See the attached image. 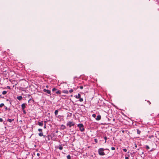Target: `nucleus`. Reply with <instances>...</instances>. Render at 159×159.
I'll return each mask as SVG.
<instances>
[{
    "instance_id": "9d476101",
    "label": "nucleus",
    "mask_w": 159,
    "mask_h": 159,
    "mask_svg": "<svg viewBox=\"0 0 159 159\" xmlns=\"http://www.w3.org/2000/svg\"><path fill=\"white\" fill-rule=\"evenodd\" d=\"M66 126L65 125H61V129H62V130H64V129H66Z\"/></svg>"
},
{
    "instance_id": "473e14b6",
    "label": "nucleus",
    "mask_w": 159,
    "mask_h": 159,
    "mask_svg": "<svg viewBox=\"0 0 159 159\" xmlns=\"http://www.w3.org/2000/svg\"><path fill=\"white\" fill-rule=\"evenodd\" d=\"M92 116L94 118H95L96 117V115L95 114H93L92 115Z\"/></svg>"
},
{
    "instance_id": "7c9ffc66",
    "label": "nucleus",
    "mask_w": 159,
    "mask_h": 159,
    "mask_svg": "<svg viewBox=\"0 0 159 159\" xmlns=\"http://www.w3.org/2000/svg\"><path fill=\"white\" fill-rule=\"evenodd\" d=\"M73 91V89H71L69 91V92H70V93H72V92Z\"/></svg>"
},
{
    "instance_id": "a18cd8bd",
    "label": "nucleus",
    "mask_w": 159,
    "mask_h": 159,
    "mask_svg": "<svg viewBox=\"0 0 159 159\" xmlns=\"http://www.w3.org/2000/svg\"><path fill=\"white\" fill-rule=\"evenodd\" d=\"M113 121H114L115 120V119H113Z\"/></svg>"
},
{
    "instance_id": "72a5a7b5",
    "label": "nucleus",
    "mask_w": 159,
    "mask_h": 159,
    "mask_svg": "<svg viewBox=\"0 0 159 159\" xmlns=\"http://www.w3.org/2000/svg\"><path fill=\"white\" fill-rule=\"evenodd\" d=\"M123 150L125 152H126L127 151V150L125 148H124L123 149Z\"/></svg>"
},
{
    "instance_id": "c03bdc74",
    "label": "nucleus",
    "mask_w": 159,
    "mask_h": 159,
    "mask_svg": "<svg viewBox=\"0 0 159 159\" xmlns=\"http://www.w3.org/2000/svg\"><path fill=\"white\" fill-rule=\"evenodd\" d=\"M48 87H48V85H47V86H46V88H48Z\"/></svg>"
},
{
    "instance_id": "39448f33",
    "label": "nucleus",
    "mask_w": 159,
    "mask_h": 159,
    "mask_svg": "<svg viewBox=\"0 0 159 159\" xmlns=\"http://www.w3.org/2000/svg\"><path fill=\"white\" fill-rule=\"evenodd\" d=\"M43 91L44 92L46 93L51 94V91L50 90H47L46 89H43Z\"/></svg>"
},
{
    "instance_id": "1a4fd4ad",
    "label": "nucleus",
    "mask_w": 159,
    "mask_h": 159,
    "mask_svg": "<svg viewBox=\"0 0 159 159\" xmlns=\"http://www.w3.org/2000/svg\"><path fill=\"white\" fill-rule=\"evenodd\" d=\"M75 97L76 98H79L80 97V95L79 93H78L77 95L75 96Z\"/></svg>"
},
{
    "instance_id": "7ed1b4c3",
    "label": "nucleus",
    "mask_w": 159,
    "mask_h": 159,
    "mask_svg": "<svg viewBox=\"0 0 159 159\" xmlns=\"http://www.w3.org/2000/svg\"><path fill=\"white\" fill-rule=\"evenodd\" d=\"M77 126L80 128V131L81 132H83L84 130V125L82 124H79Z\"/></svg>"
},
{
    "instance_id": "a211bd4d",
    "label": "nucleus",
    "mask_w": 159,
    "mask_h": 159,
    "mask_svg": "<svg viewBox=\"0 0 159 159\" xmlns=\"http://www.w3.org/2000/svg\"><path fill=\"white\" fill-rule=\"evenodd\" d=\"M7 92L6 91H4L2 92V94L3 95H5L7 94Z\"/></svg>"
},
{
    "instance_id": "4be33fe9",
    "label": "nucleus",
    "mask_w": 159,
    "mask_h": 159,
    "mask_svg": "<svg viewBox=\"0 0 159 159\" xmlns=\"http://www.w3.org/2000/svg\"><path fill=\"white\" fill-rule=\"evenodd\" d=\"M3 106H4V104L3 103H1L0 104V108L1 107H2Z\"/></svg>"
},
{
    "instance_id": "58836bf2",
    "label": "nucleus",
    "mask_w": 159,
    "mask_h": 159,
    "mask_svg": "<svg viewBox=\"0 0 159 159\" xmlns=\"http://www.w3.org/2000/svg\"><path fill=\"white\" fill-rule=\"evenodd\" d=\"M144 154V152H140V154Z\"/></svg>"
},
{
    "instance_id": "dca6fc26",
    "label": "nucleus",
    "mask_w": 159,
    "mask_h": 159,
    "mask_svg": "<svg viewBox=\"0 0 159 159\" xmlns=\"http://www.w3.org/2000/svg\"><path fill=\"white\" fill-rule=\"evenodd\" d=\"M47 137L48 138V140H50V139L51 138V136L50 135H48L47 136Z\"/></svg>"
},
{
    "instance_id": "2eb2a0df",
    "label": "nucleus",
    "mask_w": 159,
    "mask_h": 159,
    "mask_svg": "<svg viewBox=\"0 0 159 159\" xmlns=\"http://www.w3.org/2000/svg\"><path fill=\"white\" fill-rule=\"evenodd\" d=\"M57 148H58L60 150H62L63 149V147L61 146V145L60 146H58L57 147Z\"/></svg>"
},
{
    "instance_id": "e433bc0d",
    "label": "nucleus",
    "mask_w": 159,
    "mask_h": 159,
    "mask_svg": "<svg viewBox=\"0 0 159 159\" xmlns=\"http://www.w3.org/2000/svg\"><path fill=\"white\" fill-rule=\"evenodd\" d=\"M37 156H38V157L39 156L40 154L39 153H38L37 154Z\"/></svg>"
},
{
    "instance_id": "4c0bfd02",
    "label": "nucleus",
    "mask_w": 159,
    "mask_h": 159,
    "mask_svg": "<svg viewBox=\"0 0 159 159\" xmlns=\"http://www.w3.org/2000/svg\"><path fill=\"white\" fill-rule=\"evenodd\" d=\"M0 97H1V98H4V97H2V96L1 95H0Z\"/></svg>"
},
{
    "instance_id": "aec40b11",
    "label": "nucleus",
    "mask_w": 159,
    "mask_h": 159,
    "mask_svg": "<svg viewBox=\"0 0 159 159\" xmlns=\"http://www.w3.org/2000/svg\"><path fill=\"white\" fill-rule=\"evenodd\" d=\"M67 159H71V157L70 156V155H68L67 156Z\"/></svg>"
},
{
    "instance_id": "4468645a",
    "label": "nucleus",
    "mask_w": 159,
    "mask_h": 159,
    "mask_svg": "<svg viewBox=\"0 0 159 159\" xmlns=\"http://www.w3.org/2000/svg\"><path fill=\"white\" fill-rule=\"evenodd\" d=\"M63 93L68 94V91L67 90H64L62 91Z\"/></svg>"
},
{
    "instance_id": "de8ad7c7",
    "label": "nucleus",
    "mask_w": 159,
    "mask_h": 159,
    "mask_svg": "<svg viewBox=\"0 0 159 159\" xmlns=\"http://www.w3.org/2000/svg\"><path fill=\"white\" fill-rule=\"evenodd\" d=\"M44 122L45 123V124H46V121H44Z\"/></svg>"
},
{
    "instance_id": "cd10ccee",
    "label": "nucleus",
    "mask_w": 159,
    "mask_h": 159,
    "mask_svg": "<svg viewBox=\"0 0 159 159\" xmlns=\"http://www.w3.org/2000/svg\"><path fill=\"white\" fill-rule=\"evenodd\" d=\"M22 110H23V113L24 114H25L26 113V112L25 111V110H24V109H22Z\"/></svg>"
},
{
    "instance_id": "c9c22d12",
    "label": "nucleus",
    "mask_w": 159,
    "mask_h": 159,
    "mask_svg": "<svg viewBox=\"0 0 159 159\" xmlns=\"http://www.w3.org/2000/svg\"><path fill=\"white\" fill-rule=\"evenodd\" d=\"M7 89H11V87H10V86H7Z\"/></svg>"
},
{
    "instance_id": "0eeeda50",
    "label": "nucleus",
    "mask_w": 159,
    "mask_h": 159,
    "mask_svg": "<svg viewBox=\"0 0 159 159\" xmlns=\"http://www.w3.org/2000/svg\"><path fill=\"white\" fill-rule=\"evenodd\" d=\"M38 124L39 126H42L43 125V121H39L38 122Z\"/></svg>"
},
{
    "instance_id": "79ce46f5",
    "label": "nucleus",
    "mask_w": 159,
    "mask_h": 159,
    "mask_svg": "<svg viewBox=\"0 0 159 159\" xmlns=\"http://www.w3.org/2000/svg\"><path fill=\"white\" fill-rule=\"evenodd\" d=\"M125 159H129L128 157H125Z\"/></svg>"
},
{
    "instance_id": "f8f14e48",
    "label": "nucleus",
    "mask_w": 159,
    "mask_h": 159,
    "mask_svg": "<svg viewBox=\"0 0 159 159\" xmlns=\"http://www.w3.org/2000/svg\"><path fill=\"white\" fill-rule=\"evenodd\" d=\"M14 119H8L7 120V121L10 123H11L12 121H14Z\"/></svg>"
},
{
    "instance_id": "37998d69",
    "label": "nucleus",
    "mask_w": 159,
    "mask_h": 159,
    "mask_svg": "<svg viewBox=\"0 0 159 159\" xmlns=\"http://www.w3.org/2000/svg\"><path fill=\"white\" fill-rule=\"evenodd\" d=\"M147 102H148V103H149V104H151V102H150L149 101H148Z\"/></svg>"
},
{
    "instance_id": "ea45409f",
    "label": "nucleus",
    "mask_w": 159,
    "mask_h": 159,
    "mask_svg": "<svg viewBox=\"0 0 159 159\" xmlns=\"http://www.w3.org/2000/svg\"><path fill=\"white\" fill-rule=\"evenodd\" d=\"M46 124H44V128H46Z\"/></svg>"
},
{
    "instance_id": "6ab92c4d",
    "label": "nucleus",
    "mask_w": 159,
    "mask_h": 159,
    "mask_svg": "<svg viewBox=\"0 0 159 159\" xmlns=\"http://www.w3.org/2000/svg\"><path fill=\"white\" fill-rule=\"evenodd\" d=\"M30 101H32L33 102H34V100L32 99V98H30V99L28 101V102H29Z\"/></svg>"
},
{
    "instance_id": "a19ab883",
    "label": "nucleus",
    "mask_w": 159,
    "mask_h": 159,
    "mask_svg": "<svg viewBox=\"0 0 159 159\" xmlns=\"http://www.w3.org/2000/svg\"><path fill=\"white\" fill-rule=\"evenodd\" d=\"M43 137H44V138H46V137H47V136H46V135H43Z\"/></svg>"
},
{
    "instance_id": "412c9836",
    "label": "nucleus",
    "mask_w": 159,
    "mask_h": 159,
    "mask_svg": "<svg viewBox=\"0 0 159 159\" xmlns=\"http://www.w3.org/2000/svg\"><path fill=\"white\" fill-rule=\"evenodd\" d=\"M137 131L138 134H139L140 133L141 131L139 129H137Z\"/></svg>"
},
{
    "instance_id": "c85d7f7f",
    "label": "nucleus",
    "mask_w": 159,
    "mask_h": 159,
    "mask_svg": "<svg viewBox=\"0 0 159 159\" xmlns=\"http://www.w3.org/2000/svg\"><path fill=\"white\" fill-rule=\"evenodd\" d=\"M94 140V141L95 142V143H98V140L97 139H95Z\"/></svg>"
},
{
    "instance_id": "20e7f679",
    "label": "nucleus",
    "mask_w": 159,
    "mask_h": 159,
    "mask_svg": "<svg viewBox=\"0 0 159 159\" xmlns=\"http://www.w3.org/2000/svg\"><path fill=\"white\" fill-rule=\"evenodd\" d=\"M38 131L40 132V133L39 134V136L41 137L43 136V133L42 129H38Z\"/></svg>"
},
{
    "instance_id": "5701e85b",
    "label": "nucleus",
    "mask_w": 159,
    "mask_h": 159,
    "mask_svg": "<svg viewBox=\"0 0 159 159\" xmlns=\"http://www.w3.org/2000/svg\"><path fill=\"white\" fill-rule=\"evenodd\" d=\"M79 99V101L80 102H82L83 101V99L82 98H80Z\"/></svg>"
},
{
    "instance_id": "a878e982",
    "label": "nucleus",
    "mask_w": 159,
    "mask_h": 159,
    "mask_svg": "<svg viewBox=\"0 0 159 159\" xmlns=\"http://www.w3.org/2000/svg\"><path fill=\"white\" fill-rule=\"evenodd\" d=\"M4 107H5V110H6V111H7V110H8L9 111H10V109H9V108L8 109L7 107L5 106H4Z\"/></svg>"
},
{
    "instance_id": "f704fd0d",
    "label": "nucleus",
    "mask_w": 159,
    "mask_h": 159,
    "mask_svg": "<svg viewBox=\"0 0 159 159\" xmlns=\"http://www.w3.org/2000/svg\"><path fill=\"white\" fill-rule=\"evenodd\" d=\"M3 121V119L2 118H0V122H2Z\"/></svg>"
},
{
    "instance_id": "6e6552de",
    "label": "nucleus",
    "mask_w": 159,
    "mask_h": 159,
    "mask_svg": "<svg viewBox=\"0 0 159 159\" xmlns=\"http://www.w3.org/2000/svg\"><path fill=\"white\" fill-rule=\"evenodd\" d=\"M26 107L25 103H23L21 105V108L22 109H24Z\"/></svg>"
},
{
    "instance_id": "8fccbe9b",
    "label": "nucleus",
    "mask_w": 159,
    "mask_h": 159,
    "mask_svg": "<svg viewBox=\"0 0 159 159\" xmlns=\"http://www.w3.org/2000/svg\"><path fill=\"white\" fill-rule=\"evenodd\" d=\"M8 99H7V101H8Z\"/></svg>"
},
{
    "instance_id": "f03ea898",
    "label": "nucleus",
    "mask_w": 159,
    "mask_h": 159,
    "mask_svg": "<svg viewBox=\"0 0 159 159\" xmlns=\"http://www.w3.org/2000/svg\"><path fill=\"white\" fill-rule=\"evenodd\" d=\"M75 124L74 122L73 121H69L67 122L66 124V125L68 126L69 128H70L72 126H74Z\"/></svg>"
},
{
    "instance_id": "c756f323",
    "label": "nucleus",
    "mask_w": 159,
    "mask_h": 159,
    "mask_svg": "<svg viewBox=\"0 0 159 159\" xmlns=\"http://www.w3.org/2000/svg\"><path fill=\"white\" fill-rule=\"evenodd\" d=\"M79 87L81 89H83V86H80Z\"/></svg>"
},
{
    "instance_id": "bb28decb",
    "label": "nucleus",
    "mask_w": 159,
    "mask_h": 159,
    "mask_svg": "<svg viewBox=\"0 0 159 159\" xmlns=\"http://www.w3.org/2000/svg\"><path fill=\"white\" fill-rule=\"evenodd\" d=\"M57 90V89L55 88H53L52 89V91L53 92V91H56Z\"/></svg>"
},
{
    "instance_id": "ddd939ff",
    "label": "nucleus",
    "mask_w": 159,
    "mask_h": 159,
    "mask_svg": "<svg viewBox=\"0 0 159 159\" xmlns=\"http://www.w3.org/2000/svg\"><path fill=\"white\" fill-rule=\"evenodd\" d=\"M58 110H56L54 112L55 115L56 116H57L58 114Z\"/></svg>"
},
{
    "instance_id": "b1692460",
    "label": "nucleus",
    "mask_w": 159,
    "mask_h": 159,
    "mask_svg": "<svg viewBox=\"0 0 159 159\" xmlns=\"http://www.w3.org/2000/svg\"><path fill=\"white\" fill-rule=\"evenodd\" d=\"M104 139L105 140V143H106L107 142V137L106 136H105L104 138Z\"/></svg>"
},
{
    "instance_id": "09e8293b",
    "label": "nucleus",
    "mask_w": 159,
    "mask_h": 159,
    "mask_svg": "<svg viewBox=\"0 0 159 159\" xmlns=\"http://www.w3.org/2000/svg\"><path fill=\"white\" fill-rule=\"evenodd\" d=\"M106 150H109L108 149H106Z\"/></svg>"
},
{
    "instance_id": "49530a36",
    "label": "nucleus",
    "mask_w": 159,
    "mask_h": 159,
    "mask_svg": "<svg viewBox=\"0 0 159 159\" xmlns=\"http://www.w3.org/2000/svg\"><path fill=\"white\" fill-rule=\"evenodd\" d=\"M30 95H28V97H30Z\"/></svg>"
},
{
    "instance_id": "2f4dec72",
    "label": "nucleus",
    "mask_w": 159,
    "mask_h": 159,
    "mask_svg": "<svg viewBox=\"0 0 159 159\" xmlns=\"http://www.w3.org/2000/svg\"><path fill=\"white\" fill-rule=\"evenodd\" d=\"M111 149L112 150H114L115 149V148L114 147H112L111 148Z\"/></svg>"
},
{
    "instance_id": "f257e3e1",
    "label": "nucleus",
    "mask_w": 159,
    "mask_h": 159,
    "mask_svg": "<svg viewBox=\"0 0 159 159\" xmlns=\"http://www.w3.org/2000/svg\"><path fill=\"white\" fill-rule=\"evenodd\" d=\"M104 149L103 148H100L98 149V154L101 156H103L105 155V153L104 152Z\"/></svg>"
},
{
    "instance_id": "f3484780",
    "label": "nucleus",
    "mask_w": 159,
    "mask_h": 159,
    "mask_svg": "<svg viewBox=\"0 0 159 159\" xmlns=\"http://www.w3.org/2000/svg\"><path fill=\"white\" fill-rule=\"evenodd\" d=\"M56 93L57 94H60L61 93V91L60 90H58L56 92Z\"/></svg>"
},
{
    "instance_id": "9b49d317",
    "label": "nucleus",
    "mask_w": 159,
    "mask_h": 159,
    "mask_svg": "<svg viewBox=\"0 0 159 159\" xmlns=\"http://www.w3.org/2000/svg\"><path fill=\"white\" fill-rule=\"evenodd\" d=\"M22 98V97L21 96L17 97V99L19 100H21Z\"/></svg>"
},
{
    "instance_id": "393cba45",
    "label": "nucleus",
    "mask_w": 159,
    "mask_h": 159,
    "mask_svg": "<svg viewBox=\"0 0 159 159\" xmlns=\"http://www.w3.org/2000/svg\"><path fill=\"white\" fill-rule=\"evenodd\" d=\"M145 148L147 149H150V148L148 145H146Z\"/></svg>"
},
{
    "instance_id": "423d86ee",
    "label": "nucleus",
    "mask_w": 159,
    "mask_h": 159,
    "mask_svg": "<svg viewBox=\"0 0 159 159\" xmlns=\"http://www.w3.org/2000/svg\"><path fill=\"white\" fill-rule=\"evenodd\" d=\"M101 119V116L100 115H98L97 116V117L96 118V119L97 120H100Z\"/></svg>"
}]
</instances>
